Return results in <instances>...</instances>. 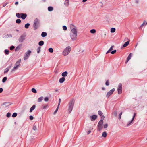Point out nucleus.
Wrapping results in <instances>:
<instances>
[{"instance_id": "nucleus-26", "label": "nucleus", "mask_w": 147, "mask_h": 147, "mask_svg": "<svg viewBox=\"0 0 147 147\" xmlns=\"http://www.w3.org/2000/svg\"><path fill=\"white\" fill-rule=\"evenodd\" d=\"M16 16L18 18H21V13H16Z\"/></svg>"}, {"instance_id": "nucleus-64", "label": "nucleus", "mask_w": 147, "mask_h": 147, "mask_svg": "<svg viewBox=\"0 0 147 147\" xmlns=\"http://www.w3.org/2000/svg\"><path fill=\"white\" fill-rule=\"evenodd\" d=\"M144 25H145L144 24H143V23L142 25H141V26H143Z\"/></svg>"}, {"instance_id": "nucleus-25", "label": "nucleus", "mask_w": 147, "mask_h": 147, "mask_svg": "<svg viewBox=\"0 0 147 147\" xmlns=\"http://www.w3.org/2000/svg\"><path fill=\"white\" fill-rule=\"evenodd\" d=\"M47 35V34L46 32H43L41 34V36L42 37H45Z\"/></svg>"}, {"instance_id": "nucleus-3", "label": "nucleus", "mask_w": 147, "mask_h": 147, "mask_svg": "<svg viewBox=\"0 0 147 147\" xmlns=\"http://www.w3.org/2000/svg\"><path fill=\"white\" fill-rule=\"evenodd\" d=\"M20 59L19 60L16 61L15 64H14L13 68L11 70V73H13L16 70H17L20 67Z\"/></svg>"}, {"instance_id": "nucleus-46", "label": "nucleus", "mask_w": 147, "mask_h": 147, "mask_svg": "<svg viewBox=\"0 0 147 147\" xmlns=\"http://www.w3.org/2000/svg\"><path fill=\"white\" fill-rule=\"evenodd\" d=\"M108 126V125L107 124H105L103 126V127L104 128H106Z\"/></svg>"}, {"instance_id": "nucleus-47", "label": "nucleus", "mask_w": 147, "mask_h": 147, "mask_svg": "<svg viewBox=\"0 0 147 147\" xmlns=\"http://www.w3.org/2000/svg\"><path fill=\"white\" fill-rule=\"evenodd\" d=\"M63 28L64 30H65L67 29V27L65 26H63Z\"/></svg>"}, {"instance_id": "nucleus-15", "label": "nucleus", "mask_w": 147, "mask_h": 147, "mask_svg": "<svg viewBox=\"0 0 147 147\" xmlns=\"http://www.w3.org/2000/svg\"><path fill=\"white\" fill-rule=\"evenodd\" d=\"M65 78L63 77L59 79V82L61 83H63L65 81Z\"/></svg>"}, {"instance_id": "nucleus-28", "label": "nucleus", "mask_w": 147, "mask_h": 147, "mask_svg": "<svg viewBox=\"0 0 147 147\" xmlns=\"http://www.w3.org/2000/svg\"><path fill=\"white\" fill-rule=\"evenodd\" d=\"M96 31L95 29H92L90 30V32L92 34H94L96 33Z\"/></svg>"}, {"instance_id": "nucleus-34", "label": "nucleus", "mask_w": 147, "mask_h": 147, "mask_svg": "<svg viewBox=\"0 0 147 147\" xmlns=\"http://www.w3.org/2000/svg\"><path fill=\"white\" fill-rule=\"evenodd\" d=\"M49 107L48 105H44L43 106V109H45L46 108H48Z\"/></svg>"}, {"instance_id": "nucleus-24", "label": "nucleus", "mask_w": 147, "mask_h": 147, "mask_svg": "<svg viewBox=\"0 0 147 147\" xmlns=\"http://www.w3.org/2000/svg\"><path fill=\"white\" fill-rule=\"evenodd\" d=\"M48 10L49 11H51L53 10V8L51 6L48 7Z\"/></svg>"}, {"instance_id": "nucleus-10", "label": "nucleus", "mask_w": 147, "mask_h": 147, "mask_svg": "<svg viewBox=\"0 0 147 147\" xmlns=\"http://www.w3.org/2000/svg\"><path fill=\"white\" fill-rule=\"evenodd\" d=\"M115 90V89L114 88H113L110 91L108 92L106 95V97L107 98H108L109 96L112 94L113 92H114Z\"/></svg>"}, {"instance_id": "nucleus-58", "label": "nucleus", "mask_w": 147, "mask_h": 147, "mask_svg": "<svg viewBox=\"0 0 147 147\" xmlns=\"http://www.w3.org/2000/svg\"><path fill=\"white\" fill-rule=\"evenodd\" d=\"M3 91V89L2 88H0V93H1Z\"/></svg>"}, {"instance_id": "nucleus-33", "label": "nucleus", "mask_w": 147, "mask_h": 147, "mask_svg": "<svg viewBox=\"0 0 147 147\" xmlns=\"http://www.w3.org/2000/svg\"><path fill=\"white\" fill-rule=\"evenodd\" d=\"M107 135V133L106 132H104L102 133V136L104 137H105Z\"/></svg>"}, {"instance_id": "nucleus-35", "label": "nucleus", "mask_w": 147, "mask_h": 147, "mask_svg": "<svg viewBox=\"0 0 147 147\" xmlns=\"http://www.w3.org/2000/svg\"><path fill=\"white\" fill-rule=\"evenodd\" d=\"M31 90L34 93H37V91L36 89L35 88H33Z\"/></svg>"}, {"instance_id": "nucleus-21", "label": "nucleus", "mask_w": 147, "mask_h": 147, "mask_svg": "<svg viewBox=\"0 0 147 147\" xmlns=\"http://www.w3.org/2000/svg\"><path fill=\"white\" fill-rule=\"evenodd\" d=\"M43 99V96H41L38 99V102H39L42 101Z\"/></svg>"}, {"instance_id": "nucleus-32", "label": "nucleus", "mask_w": 147, "mask_h": 147, "mask_svg": "<svg viewBox=\"0 0 147 147\" xmlns=\"http://www.w3.org/2000/svg\"><path fill=\"white\" fill-rule=\"evenodd\" d=\"M20 48V46L19 45L16 47L15 49V51H18Z\"/></svg>"}, {"instance_id": "nucleus-16", "label": "nucleus", "mask_w": 147, "mask_h": 147, "mask_svg": "<svg viewBox=\"0 0 147 147\" xmlns=\"http://www.w3.org/2000/svg\"><path fill=\"white\" fill-rule=\"evenodd\" d=\"M36 107V105H33L30 108V112H31Z\"/></svg>"}, {"instance_id": "nucleus-60", "label": "nucleus", "mask_w": 147, "mask_h": 147, "mask_svg": "<svg viewBox=\"0 0 147 147\" xmlns=\"http://www.w3.org/2000/svg\"><path fill=\"white\" fill-rule=\"evenodd\" d=\"M111 51H109V49L108 51L106 52V54H107L109 53Z\"/></svg>"}, {"instance_id": "nucleus-54", "label": "nucleus", "mask_w": 147, "mask_h": 147, "mask_svg": "<svg viewBox=\"0 0 147 147\" xmlns=\"http://www.w3.org/2000/svg\"><path fill=\"white\" fill-rule=\"evenodd\" d=\"M33 119L34 117L33 116L31 115L30 116V120H33Z\"/></svg>"}, {"instance_id": "nucleus-45", "label": "nucleus", "mask_w": 147, "mask_h": 147, "mask_svg": "<svg viewBox=\"0 0 147 147\" xmlns=\"http://www.w3.org/2000/svg\"><path fill=\"white\" fill-rule=\"evenodd\" d=\"M122 114V112H121L119 115V120L121 119V115Z\"/></svg>"}, {"instance_id": "nucleus-56", "label": "nucleus", "mask_w": 147, "mask_h": 147, "mask_svg": "<svg viewBox=\"0 0 147 147\" xmlns=\"http://www.w3.org/2000/svg\"><path fill=\"white\" fill-rule=\"evenodd\" d=\"M105 85L107 86H108L109 85V83L108 80H107L106 83H105Z\"/></svg>"}, {"instance_id": "nucleus-29", "label": "nucleus", "mask_w": 147, "mask_h": 147, "mask_svg": "<svg viewBox=\"0 0 147 147\" xmlns=\"http://www.w3.org/2000/svg\"><path fill=\"white\" fill-rule=\"evenodd\" d=\"M44 41H40L38 43V44L40 46H42L44 44Z\"/></svg>"}, {"instance_id": "nucleus-31", "label": "nucleus", "mask_w": 147, "mask_h": 147, "mask_svg": "<svg viewBox=\"0 0 147 147\" xmlns=\"http://www.w3.org/2000/svg\"><path fill=\"white\" fill-rule=\"evenodd\" d=\"M12 36L11 34H8L6 35L5 36V37L6 38H9V37H12Z\"/></svg>"}, {"instance_id": "nucleus-27", "label": "nucleus", "mask_w": 147, "mask_h": 147, "mask_svg": "<svg viewBox=\"0 0 147 147\" xmlns=\"http://www.w3.org/2000/svg\"><path fill=\"white\" fill-rule=\"evenodd\" d=\"M129 43V41H127L126 42H125V43L123 44V47H125L127 46L128 45Z\"/></svg>"}, {"instance_id": "nucleus-49", "label": "nucleus", "mask_w": 147, "mask_h": 147, "mask_svg": "<svg viewBox=\"0 0 147 147\" xmlns=\"http://www.w3.org/2000/svg\"><path fill=\"white\" fill-rule=\"evenodd\" d=\"M114 46L113 45H112L110 48L109 49V51H112L113 49Z\"/></svg>"}, {"instance_id": "nucleus-40", "label": "nucleus", "mask_w": 147, "mask_h": 147, "mask_svg": "<svg viewBox=\"0 0 147 147\" xmlns=\"http://www.w3.org/2000/svg\"><path fill=\"white\" fill-rule=\"evenodd\" d=\"M5 54L8 55L9 54V51L6 49L5 50Z\"/></svg>"}, {"instance_id": "nucleus-6", "label": "nucleus", "mask_w": 147, "mask_h": 147, "mask_svg": "<svg viewBox=\"0 0 147 147\" xmlns=\"http://www.w3.org/2000/svg\"><path fill=\"white\" fill-rule=\"evenodd\" d=\"M26 35L23 34L21 35L18 38V41L20 42H22L25 39Z\"/></svg>"}, {"instance_id": "nucleus-57", "label": "nucleus", "mask_w": 147, "mask_h": 147, "mask_svg": "<svg viewBox=\"0 0 147 147\" xmlns=\"http://www.w3.org/2000/svg\"><path fill=\"white\" fill-rule=\"evenodd\" d=\"M61 99L60 98H59V103H58V106H59L60 105V102H61Z\"/></svg>"}, {"instance_id": "nucleus-63", "label": "nucleus", "mask_w": 147, "mask_h": 147, "mask_svg": "<svg viewBox=\"0 0 147 147\" xmlns=\"http://www.w3.org/2000/svg\"><path fill=\"white\" fill-rule=\"evenodd\" d=\"M87 1V0H82V2H85L86 1Z\"/></svg>"}, {"instance_id": "nucleus-38", "label": "nucleus", "mask_w": 147, "mask_h": 147, "mask_svg": "<svg viewBox=\"0 0 147 147\" xmlns=\"http://www.w3.org/2000/svg\"><path fill=\"white\" fill-rule=\"evenodd\" d=\"M49 51L50 52L53 53V50L52 48H50L49 49Z\"/></svg>"}, {"instance_id": "nucleus-50", "label": "nucleus", "mask_w": 147, "mask_h": 147, "mask_svg": "<svg viewBox=\"0 0 147 147\" xmlns=\"http://www.w3.org/2000/svg\"><path fill=\"white\" fill-rule=\"evenodd\" d=\"M40 51V47H39L37 49V53H39Z\"/></svg>"}, {"instance_id": "nucleus-9", "label": "nucleus", "mask_w": 147, "mask_h": 147, "mask_svg": "<svg viewBox=\"0 0 147 147\" xmlns=\"http://www.w3.org/2000/svg\"><path fill=\"white\" fill-rule=\"evenodd\" d=\"M122 84L121 83H120L118 86L117 91L118 93L120 94L122 93Z\"/></svg>"}, {"instance_id": "nucleus-13", "label": "nucleus", "mask_w": 147, "mask_h": 147, "mask_svg": "<svg viewBox=\"0 0 147 147\" xmlns=\"http://www.w3.org/2000/svg\"><path fill=\"white\" fill-rule=\"evenodd\" d=\"M132 53H130V54L129 55V56H128L127 58V59L126 63H127L128 62V61H129V60L131 59V57L132 56Z\"/></svg>"}, {"instance_id": "nucleus-42", "label": "nucleus", "mask_w": 147, "mask_h": 147, "mask_svg": "<svg viewBox=\"0 0 147 147\" xmlns=\"http://www.w3.org/2000/svg\"><path fill=\"white\" fill-rule=\"evenodd\" d=\"M17 115V114L16 113H14L12 115V117H16Z\"/></svg>"}, {"instance_id": "nucleus-51", "label": "nucleus", "mask_w": 147, "mask_h": 147, "mask_svg": "<svg viewBox=\"0 0 147 147\" xmlns=\"http://www.w3.org/2000/svg\"><path fill=\"white\" fill-rule=\"evenodd\" d=\"M139 0H135V3L136 4H138L139 3Z\"/></svg>"}, {"instance_id": "nucleus-8", "label": "nucleus", "mask_w": 147, "mask_h": 147, "mask_svg": "<svg viewBox=\"0 0 147 147\" xmlns=\"http://www.w3.org/2000/svg\"><path fill=\"white\" fill-rule=\"evenodd\" d=\"M39 21L38 19L37 18L35 19L34 22L33 26L35 30L37 29V25L39 23Z\"/></svg>"}, {"instance_id": "nucleus-11", "label": "nucleus", "mask_w": 147, "mask_h": 147, "mask_svg": "<svg viewBox=\"0 0 147 147\" xmlns=\"http://www.w3.org/2000/svg\"><path fill=\"white\" fill-rule=\"evenodd\" d=\"M97 118V115H93L90 116V119L91 121H95Z\"/></svg>"}, {"instance_id": "nucleus-22", "label": "nucleus", "mask_w": 147, "mask_h": 147, "mask_svg": "<svg viewBox=\"0 0 147 147\" xmlns=\"http://www.w3.org/2000/svg\"><path fill=\"white\" fill-rule=\"evenodd\" d=\"M64 4L66 6H68L69 4V1H65Z\"/></svg>"}, {"instance_id": "nucleus-4", "label": "nucleus", "mask_w": 147, "mask_h": 147, "mask_svg": "<svg viewBox=\"0 0 147 147\" xmlns=\"http://www.w3.org/2000/svg\"><path fill=\"white\" fill-rule=\"evenodd\" d=\"M71 48L70 46H68L65 49L63 52V54L64 56L67 55L70 52Z\"/></svg>"}, {"instance_id": "nucleus-14", "label": "nucleus", "mask_w": 147, "mask_h": 147, "mask_svg": "<svg viewBox=\"0 0 147 147\" xmlns=\"http://www.w3.org/2000/svg\"><path fill=\"white\" fill-rule=\"evenodd\" d=\"M21 18L22 19H25L27 16V15L26 13H21Z\"/></svg>"}, {"instance_id": "nucleus-61", "label": "nucleus", "mask_w": 147, "mask_h": 147, "mask_svg": "<svg viewBox=\"0 0 147 147\" xmlns=\"http://www.w3.org/2000/svg\"><path fill=\"white\" fill-rule=\"evenodd\" d=\"M18 4V1H16L15 3V4L16 5H17Z\"/></svg>"}, {"instance_id": "nucleus-37", "label": "nucleus", "mask_w": 147, "mask_h": 147, "mask_svg": "<svg viewBox=\"0 0 147 147\" xmlns=\"http://www.w3.org/2000/svg\"><path fill=\"white\" fill-rule=\"evenodd\" d=\"M30 26V24L28 23L26 24L25 25V27L26 28H28L29 26Z\"/></svg>"}, {"instance_id": "nucleus-62", "label": "nucleus", "mask_w": 147, "mask_h": 147, "mask_svg": "<svg viewBox=\"0 0 147 147\" xmlns=\"http://www.w3.org/2000/svg\"><path fill=\"white\" fill-rule=\"evenodd\" d=\"M146 21L145 20H144V21L143 23V24H144L145 25L146 24H145L146 23Z\"/></svg>"}, {"instance_id": "nucleus-17", "label": "nucleus", "mask_w": 147, "mask_h": 147, "mask_svg": "<svg viewBox=\"0 0 147 147\" xmlns=\"http://www.w3.org/2000/svg\"><path fill=\"white\" fill-rule=\"evenodd\" d=\"M10 105V104L9 102H5L3 103L2 104L3 105H5V107H7Z\"/></svg>"}, {"instance_id": "nucleus-36", "label": "nucleus", "mask_w": 147, "mask_h": 147, "mask_svg": "<svg viewBox=\"0 0 147 147\" xmlns=\"http://www.w3.org/2000/svg\"><path fill=\"white\" fill-rule=\"evenodd\" d=\"M7 80V77H4L2 79V82H3L4 83Z\"/></svg>"}, {"instance_id": "nucleus-43", "label": "nucleus", "mask_w": 147, "mask_h": 147, "mask_svg": "<svg viewBox=\"0 0 147 147\" xmlns=\"http://www.w3.org/2000/svg\"><path fill=\"white\" fill-rule=\"evenodd\" d=\"M59 107L57 106V108L54 113V114H55L58 111Z\"/></svg>"}, {"instance_id": "nucleus-30", "label": "nucleus", "mask_w": 147, "mask_h": 147, "mask_svg": "<svg viewBox=\"0 0 147 147\" xmlns=\"http://www.w3.org/2000/svg\"><path fill=\"white\" fill-rule=\"evenodd\" d=\"M115 31V29L114 28H112L111 30V33H113Z\"/></svg>"}, {"instance_id": "nucleus-20", "label": "nucleus", "mask_w": 147, "mask_h": 147, "mask_svg": "<svg viewBox=\"0 0 147 147\" xmlns=\"http://www.w3.org/2000/svg\"><path fill=\"white\" fill-rule=\"evenodd\" d=\"M98 114L101 116V118H102V117L103 116V117H104V115H103L102 112L100 111H99L98 112Z\"/></svg>"}, {"instance_id": "nucleus-7", "label": "nucleus", "mask_w": 147, "mask_h": 147, "mask_svg": "<svg viewBox=\"0 0 147 147\" xmlns=\"http://www.w3.org/2000/svg\"><path fill=\"white\" fill-rule=\"evenodd\" d=\"M136 113H135L134 114V115L132 116V118L131 119V121H128L127 123V127L130 126L132 123H133V121L134 119V118L135 117L136 115Z\"/></svg>"}, {"instance_id": "nucleus-18", "label": "nucleus", "mask_w": 147, "mask_h": 147, "mask_svg": "<svg viewBox=\"0 0 147 147\" xmlns=\"http://www.w3.org/2000/svg\"><path fill=\"white\" fill-rule=\"evenodd\" d=\"M11 67V66H9L8 68H6L5 69L4 71V73L5 74L7 72H8L9 71V69Z\"/></svg>"}, {"instance_id": "nucleus-23", "label": "nucleus", "mask_w": 147, "mask_h": 147, "mask_svg": "<svg viewBox=\"0 0 147 147\" xmlns=\"http://www.w3.org/2000/svg\"><path fill=\"white\" fill-rule=\"evenodd\" d=\"M98 130L99 131H100L102 129V125H98Z\"/></svg>"}, {"instance_id": "nucleus-59", "label": "nucleus", "mask_w": 147, "mask_h": 147, "mask_svg": "<svg viewBox=\"0 0 147 147\" xmlns=\"http://www.w3.org/2000/svg\"><path fill=\"white\" fill-rule=\"evenodd\" d=\"M90 132H91V131H90V130H89V131H88V132H87V134H89Z\"/></svg>"}, {"instance_id": "nucleus-39", "label": "nucleus", "mask_w": 147, "mask_h": 147, "mask_svg": "<svg viewBox=\"0 0 147 147\" xmlns=\"http://www.w3.org/2000/svg\"><path fill=\"white\" fill-rule=\"evenodd\" d=\"M21 22V20L20 19H17L16 20V23H20Z\"/></svg>"}, {"instance_id": "nucleus-2", "label": "nucleus", "mask_w": 147, "mask_h": 147, "mask_svg": "<svg viewBox=\"0 0 147 147\" xmlns=\"http://www.w3.org/2000/svg\"><path fill=\"white\" fill-rule=\"evenodd\" d=\"M74 99H71L69 101L68 104V111L69 113H71L72 111L74 104Z\"/></svg>"}, {"instance_id": "nucleus-1", "label": "nucleus", "mask_w": 147, "mask_h": 147, "mask_svg": "<svg viewBox=\"0 0 147 147\" xmlns=\"http://www.w3.org/2000/svg\"><path fill=\"white\" fill-rule=\"evenodd\" d=\"M70 36L73 40H76L77 36V31L76 29L73 28L71 30L70 33Z\"/></svg>"}, {"instance_id": "nucleus-53", "label": "nucleus", "mask_w": 147, "mask_h": 147, "mask_svg": "<svg viewBox=\"0 0 147 147\" xmlns=\"http://www.w3.org/2000/svg\"><path fill=\"white\" fill-rule=\"evenodd\" d=\"M14 47L13 46H12L10 47V49L11 50H12L14 48Z\"/></svg>"}, {"instance_id": "nucleus-55", "label": "nucleus", "mask_w": 147, "mask_h": 147, "mask_svg": "<svg viewBox=\"0 0 147 147\" xmlns=\"http://www.w3.org/2000/svg\"><path fill=\"white\" fill-rule=\"evenodd\" d=\"M33 129L34 130H36L37 129V127L36 126H34L33 127Z\"/></svg>"}, {"instance_id": "nucleus-5", "label": "nucleus", "mask_w": 147, "mask_h": 147, "mask_svg": "<svg viewBox=\"0 0 147 147\" xmlns=\"http://www.w3.org/2000/svg\"><path fill=\"white\" fill-rule=\"evenodd\" d=\"M31 53V51L28 50L25 53V55L24 57V59L26 60L28 59Z\"/></svg>"}, {"instance_id": "nucleus-48", "label": "nucleus", "mask_w": 147, "mask_h": 147, "mask_svg": "<svg viewBox=\"0 0 147 147\" xmlns=\"http://www.w3.org/2000/svg\"><path fill=\"white\" fill-rule=\"evenodd\" d=\"M113 114L115 116H116L117 115V111H115L113 113Z\"/></svg>"}, {"instance_id": "nucleus-52", "label": "nucleus", "mask_w": 147, "mask_h": 147, "mask_svg": "<svg viewBox=\"0 0 147 147\" xmlns=\"http://www.w3.org/2000/svg\"><path fill=\"white\" fill-rule=\"evenodd\" d=\"M116 52V50H114L113 51H112L111 52V53L112 54H114V53H115Z\"/></svg>"}, {"instance_id": "nucleus-44", "label": "nucleus", "mask_w": 147, "mask_h": 147, "mask_svg": "<svg viewBox=\"0 0 147 147\" xmlns=\"http://www.w3.org/2000/svg\"><path fill=\"white\" fill-rule=\"evenodd\" d=\"M44 100L45 102H47L49 100V98L47 97H45L44 98Z\"/></svg>"}, {"instance_id": "nucleus-41", "label": "nucleus", "mask_w": 147, "mask_h": 147, "mask_svg": "<svg viewBox=\"0 0 147 147\" xmlns=\"http://www.w3.org/2000/svg\"><path fill=\"white\" fill-rule=\"evenodd\" d=\"M11 115V114L9 113H7L6 115V116L7 117H9Z\"/></svg>"}, {"instance_id": "nucleus-12", "label": "nucleus", "mask_w": 147, "mask_h": 147, "mask_svg": "<svg viewBox=\"0 0 147 147\" xmlns=\"http://www.w3.org/2000/svg\"><path fill=\"white\" fill-rule=\"evenodd\" d=\"M104 118V117H103L102 116V118H101V120L99 122L98 125H102L103 123V120Z\"/></svg>"}, {"instance_id": "nucleus-19", "label": "nucleus", "mask_w": 147, "mask_h": 147, "mask_svg": "<svg viewBox=\"0 0 147 147\" xmlns=\"http://www.w3.org/2000/svg\"><path fill=\"white\" fill-rule=\"evenodd\" d=\"M68 74V73L67 71H65L63 72L62 74L61 75L63 77H66V76Z\"/></svg>"}]
</instances>
